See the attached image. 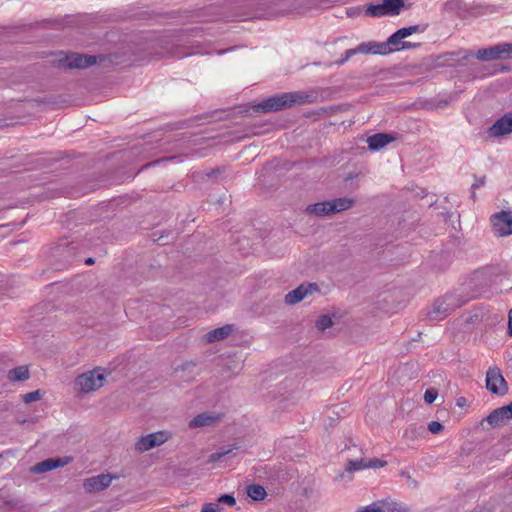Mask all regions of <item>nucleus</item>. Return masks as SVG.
<instances>
[{
    "instance_id": "nucleus-1",
    "label": "nucleus",
    "mask_w": 512,
    "mask_h": 512,
    "mask_svg": "<svg viewBox=\"0 0 512 512\" xmlns=\"http://www.w3.org/2000/svg\"><path fill=\"white\" fill-rule=\"evenodd\" d=\"M313 97L304 92H288L267 98L253 106L255 112H273L290 108L296 104L310 103Z\"/></svg>"
},
{
    "instance_id": "nucleus-2",
    "label": "nucleus",
    "mask_w": 512,
    "mask_h": 512,
    "mask_svg": "<svg viewBox=\"0 0 512 512\" xmlns=\"http://www.w3.org/2000/svg\"><path fill=\"white\" fill-rule=\"evenodd\" d=\"M353 203V199L350 198H337L308 205L305 209V213L317 217L330 216L351 208Z\"/></svg>"
},
{
    "instance_id": "nucleus-3",
    "label": "nucleus",
    "mask_w": 512,
    "mask_h": 512,
    "mask_svg": "<svg viewBox=\"0 0 512 512\" xmlns=\"http://www.w3.org/2000/svg\"><path fill=\"white\" fill-rule=\"evenodd\" d=\"M105 379V370L95 368L79 375L75 380V385L79 391L89 393L103 387Z\"/></svg>"
},
{
    "instance_id": "nucleus-4",
    "label": "nucleus",
    "mask_w": 512,
    "mask_h": 512,
    "mask_svg": "<svg viewBox=\"0 0 512 512\" xmlns=\"http://www.w3.org/2000/svg\"><path fill=\"white\" fill-rule=\"evenodd\" d=\"M463 303L464 301L456 299L454 294L438 298L433 304L432 313L434 314V320L448 317L452 311L460 307Z\"/></svg>"
},
{
    "instance_id": "nucleus-5",
    "label": "nucleus",
    "mask_w": 512,
    "mask_h": 512,
    "mask_svg": "<svg viewBox=\"0 0 512 512\" xmlns=\"http://www.w3.org/2000/svg\"><path fill=\"white\" fill-rule=\"evenodd\" d=\"M170 433L167 431H158L141 436L134 444L136 452L143 453L152 448L164 444L170 438Z\"/></svg>"
},
{
    "instance_id": "nucleus-6",
    "label": "nucleus",
    "mask_w": 512,
    "mask_h": 512,
    "mask_svg": "<svg viewBox=\"0 0 512 512\" xmlns=\"http://www.w3.org/2000/svg\"><path fill=\"white\" fill-rule=\"evenodd\" d=\"M512 57V43H502L489 48L480 49L477 58L482 61L498 60Z\"/></svg>"
},
{
    "instance_id": "nucleus-7",
    "label": "nucleus",
    "mask_w": 512,
    "mask_h": 512,
    "mask_svg": "<svg viewBox=\"0 0 512 512\" xmlns=\"http://www.w3.org/2000/svg\"><path fill=\"white\" fill-rule=\"evenodd\" d=\"M486 387L494 394L504 395L508 391L507 383L499 368H489L486 373Z\"/></svg>"
},
{
    "instance_id": "nucleus-8",
    "label": "nucleus",
    "mask_w": 512,
    "mask_h": 512,
    "mask_svg": "<svg viewBox=\"0 0 512 512\" xmlns=\"http://www.w3.org/2000/svg\"><path fill=\"white\" fill-rule=\"evenodd\" d=\"M491 223L496 235L500 237L512 234V212L501 211L491 217Z\"/></svg>"
},
{
    "instance_id": "nucleus-9",
    "label": "nucleus",
    "mask_w": 512,
    "mask_h": 512,
    "mask_svg": "<svg viewBox=\"0 0 512 512\" xmlns=\"http://www.w3.org/2000/svg\"><path fill=\"white\" fill-rule=\"evenodd\" d=\"M60 64L66 68L83 69L96 63V57L92 55H83L79 53H69L59 60Z\"/></svg>"
},
{
    "instance_id": "nucleus-10",
    "label": "nucleus",
    "mask_w": 512,
    "mask_h": 512,
    "mask_svg": "<svg viewBox=\"0 0 512 512\" xmlns=\"http://www.w3.org/2000/svg\"><path fill=\"white\" fill-rule=\"evenodd\" d=\"M113 477L110 474H100L83 481V488L87 493H97L108 488Z\"/></svg>"
},
{
    "instance_id": "nucleus-11",
    "label": "nucleus",
    "mask_w": 512,
    "mask_h": 512,
    "mask_svg": "<svg viewBox=\"0 0 512 512\" xmlns=\"http://www.w3.org/2000/svg\"><path fill=\"white\" fill-rule=\"evenodd\" d=\"M317 289V285L314 283L301 284L296 289L286 294L285 303L287 305H294L317 291Z\"/></svg>"
},
{
    "instance_id": "nucleus-12",
    "label": "nucleus",
    "mask_w": 512,
    "mask_h": 512,
    "mask_svg": "<svg viewBox=\"0 0 512 512\" xmlns=\"http://www.w3.org/2000/svg\"><path fill=\"white\" fill-rule=\"evenodd\" d=\"M510 133H512V112L505 114L488 129L489 136L494 138Z\"/></svg>"
},
{
    "instance_id": "nucleus-13",
    "label": "nucleus",
    "mask_w": 512,
    "mask_h": 512,
    "mask_svg": "<svg viewBox=\"0 0 512 512\" xmlns=\"http://www.w3.org/2000/svg\"><path fill=\"white\" fill-rule=\"evenodd\" d=\"M72 461L71 457H61V458H49L42 462L37 463L32 467V472L34 473H45L51 471L53 469L64 467Z\"/></svg>"
},
{
    "instance_id": "nucleus-14",
    "label": "nucleus",
    "mask_w": 512,
    "mask_h": 512,
    "mask_svg": "<svg viewBox=\"0 0 512 512\" xmlns=\"http://www.w3.org/2000/svg\"><path fill=\"white\" fill-rule=\"evenodd\" d=\"M510 419H512V413L509 405L495 409L487 417L488 423L492 426H500Z\"/></svg>"
},
{
    "instance_id": "nucleus-15",
    "label": "nucleus",
    "mask_w": 512,
    "mask_h": 512,
    "mask_svg": "<svg viewBox=\"0 0 512 512\" xmlns=\"http://www.w3.org/2000/svg\"><path fill=\"white\" fill-rule=\"evenodd\" d=\"M359 512H405L401 507L392 501H378L367 506Z\"/></svg>"
},
{
    "instance_id": "nucleus-16",
    "label": "nucleus",
    "mask_w": 512,
    "mask_h": 512,
    "mask_svg": "<svg viewBox=\"0 0 512 512\" xmlns=\"http://www.w3.org/2000/svg\"><path fill=\"white\" fill-rule=\"evenodd\" d=\"M394 138L386 133H377L367 139V144L371 150H379L392 142Z\"/></svg>"
},
{
    "instance_id": "nucleus-17",
    "label": "nucleus",
    "mask_w": 512,
    "mask_h": 512,
    "mask_svg": "<svg viewBox=\"0 0 512 512\" xmlns=\"http://www.w3.org/2000/svg\"><path fill=\"white\" fill-rule=\"evenodd\" d=\"M419 31H421L419 25L401 28L389 37V43L392 45H400L403 39Z\"/></svg>"
},
{
    "instance_id": "nucleus-18",
    "label": "nucleus",
    "mask_w": 512,
    "mask_h": 512,
    "mask_svg": "<svg viewBox=\"0 0 512 512\" xmlns=\"http://www.w3.org/2000/svg\"><path fill=\"white\" fill-rule=\"evenodd\" d=\"M232 332V325H224L206 334V341L212 343L227 338Z\"/></svg>"
},
{
    "instance_id": "nucleus-19",
    "label": "nucleus",
    "mask_w": 512,
    "mask_h": 512,
    "mask_svg": "<svg viewBox=\"0 0 512 512\" xmlns=\"http://www.w3.org/2000/svg\"><path fill=\"white\" fill-rule=\"evenodd\" d=\"M29 368L26 365L18 366L8 371L7 378L10 381H25L29 378Z\"/></svg>"
},
{
    "instance_id": "nucleus-20",
    "label": "nucleus",
    "mask_w": 512,
    "mask_h": 512,
    "mask_svg": "<svg viewBox=\"0 0 512 512\" xmlns=\"http://www.w3.org/2000/svg\"><path fill=\"white\" fill-rule=\"evenodd\" d=\"M216 419L217 418L214 415H211L208 413H202V414H199L196 417H194L191 420L189 426L191 428L208 426V425H211L212 423H214Z\"/></svg>"
},
{
    "instance_id": "nucleus-21",
    "label": "nucleus",
    "mask_w": 512,
    "mask_h": 512,
    "mask_svg": "<svg viewBox=\"0 0 512 512\" xmlns=\"http://www.w3.org/2000/svg\"><path fill=\"white\" fill-rule=\"evenodd\" d=\"M383 5L387 15H397L403 7L404 2L403 0H384Z\"/></svg>"
},
{
    "instance_id": "nucleus-22",
    "label": "nucleus",
    "mask_w": 512,
    "mask_h": 512,
    "mask_svg": "<svg viewBox=\"0 0 512 512\" xmlns=\"http://www.w3.org/2000/svg\"><path fill=\"white\" fill-rule=\"evenodd\" d=\"M248 496L256 501L263 500L266 496V491L261 485H249L247 488Z\"/></svg>"
},
{
    "instance_id": "nucleus-23",
    "label": "nucleus",
    "mask_w": 512,
    "mask_h": 512,
    "mask_svg": "<svg viewBox=\"0 0 512 512\" xmlns=\"http://www.w3.org/2000/svg\"><path fill=\"white\" fill-rule=\"evenodd\" d=\"M372 48H374L373 54H380V55H387L391 52L396 51L395 47H393L392 44L389 43V39L387 40L386 43L372 42Z\"/></svg>"
},
{
    "instance_id": "nucleus-24",
    "label": "nucleus",
    "mask_w": 512,
    "mask_h": 512,
    "mask_svg": "<svg viewBox=\"0 0 512 512\" xmlns=\"http://www.w3.org/2000/svg\"><path fill=\"white\" fill-rule=\"evenodd\" d=\"M337 322H316V328L319 332L324 334L325 336H333L334 335V325Z\"/></svg>"
},
{
    "instance_id": "nucleus-25",
    "label": "nucleus",
    "mask_w": 512,
    "mask_h": 512,
    "mask_svg": "<svg viewBox=\"0 0 512 512\" xmlns=\"http://www.w3.org/2000/svg\"><path fill=\"white\" fill-rule=\"evenodd\" d=\"M367 468V460L365 459H356V460H350L346 464V471L352 472V471H359Z\"/></svg>"
},
{
    "instance_id": "nucleus-26",
    "label": "nucleus",
    "mask_w": 512,
    "mask_h": 512,
    "mask_svg": "<svg viewBox=\"0 0 512 512\" xmlns=\"http://www.w3.org/2000/svg\"><path fill=\"white\" fill-rule=\"evenodd\" d=\"M367 14L373 17L387 15L383 3L378 5H370L367 9Z\"/></svg>"
},
{
    "instance_id": "nucleus-27",
    "label": "nucleus",
    "mask_w": 512,
    "mask_h": 512,
    "mask_svg": "<svg viewBox=\"0 0 512 512\" xmlns=\"http://www.w3.org/2000/svg\"><path fill=\"white\" fill-rule=\"evenodd\" d=\"M235 360L233 361V365L226 363V368L231 371H240L243 366V356L241 354L235 353L233 354Z\"/></svg>"
},
{
    "instance_id": "nucleus-28",
    "label": "nucleus",
    "mask_w": 512,
    "mask_h": 512,
    "mask_svg": "<svg viewBox=\"0 0 512 512\" xmlns=\"http://www.w3.org/2000/svg\"><path fill=\"white\" fill-rule=\"evenodd\" d=\"M41 397H42L41 392L39 390H35V391L28 392V393L24 394L22 396V400L25 403H31V402L41 399Z\"/></svg>"
},
{
    "instance_id": "nucleus-29",
    "label": "nucleus",
    "mask_w": 512,
    "mask_h": 512,
    "mask_svg": "<svg viewBox=\"0 0 512 512\" xmlns=\"http://www.w3.org/2000/svg\"><path fill=\"white\" fill-rule=\"evenodd\" d=\"M438 396V392L435 388H429L424 393V401L427 404H431L435 401Z\"/></svg>"
},
{
    "instance_id": "nucleus-30",
    "label": "nucleus",
    "mask_w": 512,
    "mask_h": 512,
    "mask_svg": "<svg viewBox=\"0 0 512 512\" xmlns=\"http://www.w3.org/2000/svg\"><path fill=\"white\" fill-rule=\"evenodd\" d=\"M357 53L368 54L373 53L374 48H372V42L361 43L356 47Z\"/></svg>"
},
{
    "instance_id": "nucleus-31",
    "label": "nucleus",
    "mask_w": 512,
    "mask_h": 512,
    "mask_svg": "<svg viewBox=\"0 0 512 512\" xmlns=\"http://www.w3.org/2000/svg\"><path fill=\"white\" fill-rule=\"evenodd\" d=\"M219 503L234 506L236 504V500L232 495L224 494L218 498V504Z\"/></svg>"
},
{
    "instance_id": "nucleus-32",
    "label": "nucleus",
    "mask_w": 512,
    "mask_h": 512,
    "mask_svg": "<svg viewBox=\"0 0 512 512\" xmlns=\"http://www.w3.org/2000/svg\"><path fill=\"white\" fill-rule=\"evenodd\" d=\"M387 464L386 461L380 459L367 460V468H381Z\"/></svg>"
},
{
    "instance_id": "nucleus-33",
    "label": "nucleus",
    "mask_w": 512,
    "mask_h": 512,
    "mask_svg": "<svg viewBox=\"0 0 512 512\" xmlns=\"http://www.w3.org/2000/svg\"><path fill=\"white\" fill-rule=\"evenodd\" d=\"M392 46L395 47L396 51H400V50L415 48L418 46V44L411 43L409 41H401L400 45H392Z\"/></svg>"
},
{
    "instance_id": "nucleus-34",
    "label": "nucleus",
    "mask_w": 512,
    "mask_h": 512,
    "mask_svg": "<svg viewBox=\"0 0 512 512\" xmlns=\"http://www.w3.org/2000/svg\"><path fill=\"white\" fill-rule=\"evenodd\" d=\"M442 429H443V425L438 421H431L428 424V430L433 434L439 433Z\"/></svg>"
},
{
    "instance_id": "nucleus-35",
    "label": "nucleus",
    "mask_w": 512,
    "mask_h": 512,
    "mask_svg": "<svg viewBox=\"0 0 512 512\" xmlns=\"http://www.w3.org/2000/svg\"><path fill=\"white\" fill-rule=\"evenodd\" d=\"M201 512H221L218 503H207L202 507Z\"/></svg>"
},
{
    "instance_id": "nucleus-36",
    "label": "nucleus",
    "mask_w": 512,
    "mask_h": 512,
    "mask_svg": "<svg viewBox=\"0 0 512 512\" xmlns=\"http://www.w3.org/2000/svg\"><path fill=\"white\" fill-rule=\"evenodd\" d=\"M229 451H224V452H218V453H214L211 455V461H217L219 460L221 457H223L224 455H226Z\"/></svg>"
},
{
    "instance_id": "nucleus-37",
    "label": "nucleus",
    "mask_w": 512,
    "mask_h": 512,
    "mask_svg": "<svg viewBox=\"0 0 512 512\" xmlns=\"http://www.w3.org/2000/svg\"><path fill=\"white\" fill-rule=\"evenodd\" d=\"M356 54H358V53H357L356 48H354V49H348V50L345 52V60H348L350 57H352V56H354V55H356Z\"/></svg>"
},
{
    "instance_id": "nucleus-38",
    "label": "nucleus",
    "mask_w": 512,
    "mask_h": 512,
    "mask_svg": "<svg viewBox=\"0 0 512 512\" xmlns=\"http://www.w3.org/2000/svg\"><path fill=\"white\" fill-rule=\"evenodd\" d=\"M483 317H484L483 314L479 315L476 313L475 315L471 316L468 320H470V321L479 320V318H483Z\"/></svg>"
},
{
    "instance_id": "nucleus-39",
    "label": "nucleus",
    "mask_w": 512,
    "mask_h": 512,
    "mask_svg": "<svg viewBox=\"0 0 512 512\" xmlns=\"http://www.w3.org/2000/svg\"><path fill=\"white\" fill-rule=\"evenodd\" d=\"M319 320L325 321V320H332L329 315H322L320 316Z\"/></svg>"
},
{
    "instance_id": "nucleus-40",
    "label": "nucleus",
    "mask_w": 512,
    "mask_h": 512,
    "mask_svg": "<svg viewBox=\"0 0 512 512\" xmlns=\"http://www.w3.org/2000/svg\"><path fill=\"white\" fill-rule=\"evenodd\" d=\"M93 263H94V260H93L92 258H87V259L85 260V264H87V265H91V264H93Z\"/></svg>"
},
{
    "instance_id": "nucleus-41",
    "label": "nucleus",
    "mask_w": 512,
    "mask_h": 512,
    "mask_svg": "<svg viewBox=\"0 0 512 512\" xmlns=\"http://www.w3.org/2000/svg\"><path fill=\"white\" fill-rule=\"evenodd\" d=\"M509 334L512 336V322H508Z\"/></svg>"
},
{
    "instance_id": "nucleus-42",
    "label": "nucleus",
    "mask_w": 512,
    "mask_h": 512,
    "mask_svg": "<svg viewBox=\"0 0 512 512\" xmlns=\"http://www.w3.org/2000/svg\"><path fill=\"white\" fill-rule=\"evenodd\" d=\"M508 320H512V308L508 312Z\"/></svg>"
}]
</instances>
